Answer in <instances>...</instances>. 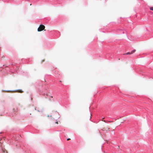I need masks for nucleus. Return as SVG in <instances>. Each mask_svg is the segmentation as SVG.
<instances>
[{"label":"nucleus","mask_w":153,"mask_h":153,"mask_svg":"<svg viewBox=\"0 0 153 153\" xmlns=\"http://www.w3.org/2000/svg\"><path fill=\"white\" fill-rule=\"evenodd\" d=\"M53 115L54 117V119L59 118L60 117V116L59 114V113L57 111H55V112H54L53 114Z\"/></svg>","instance_id":"obj_1"},{"label":"nucleus","mask_w":153,"mask_h":153,"mask_svg":"<svg viewBox=\"0 0 153 153\" xmlns=\"http://www.w3.org/2000/svg\"><path fill=\"white\" fill-rule=\"evenodd\" d=\"M45 28V26L43 25H40L39 27L38 28L37 30L38 31H41L44 30Z\"/></svg>","instance_id":"obj_2"},{"label":"nucleus","mask_w":153,"mask_h":153,"mask_svg":"<svg viewBox=\"0 0 153 153\" xmlns=\"http://www.w3.org/2000/svg\"><path fill=\"white\" fill-rule=\"evenodd\" d=\"M109 128L107 127L106 128H104L102 129V130L103 131H109Z\"/></svg>","instance_id":"obj_3"},{"label":"nucleus","mask_w":153,"mask_h":153,"mask_svg":"<svg viewBox=\"0 0 153 153\" xmlns=\"http://www.w3.org/2000/svg\"><path fill=\"white\" fill-rule=\"evenodd\" d=\"M2 151L4 153H5V152L6 153H7V152L5 149H2Z\"/></svg>","instance_id":"obj_4"},{"label":"nucleus","mask_w":153,"mask_h":153,"mask_svg":"<svg viewBox=\"0 0 153 153\" xmlns=\"http://www.w3.org/2000/svg\"><path fill=\"white\" fill-rule=\"evenodd\" d=\"M136 51V50L135 49L133 50V51H131V54H132L133 53H134Z\"/></svg>","instance_id":"obj_5"},{"label":"nucleus","mask_w":153,"mask_h":153,"mask_svg":"<svg viewBox=\"0 0 153 153\" xmlns=\"http://www.w3.org/2000/svg\"><path fill=\"white\" fill-rule=\"evenodd\" d=\"M37 111H38V112H42V109H39L38 110H37Z\"/></svg>","instance_id":"obj_6"},{"label":"nucleus","mask_w":153,"mask_h":153,"mask_svg":"<svg viewBox=\"0 0 153 153\" xmlns=\"http://www.w3.org/2000/svg\"><path fill=\"white\" fill-rule=\"evenodd\" d=\"M131 54V52H127L126 54H126V55Z\"/></svg>","instance_id":"obj_7"},{"label":"nucleus","mask_w":153,"mask_h":153,"mask_svg":"<svg viewBox=\"0 0 153 153\" xmlns=\"http://www.w3.org/2000/svg\"><path fill=\"white\" fill-rule=\"evenodd\" d=\"M150 10H153V7H150Z\"/></svg>","instance_id":"obj_8"},{"label":"nucleus","mask_w":153,"mask_h":153,"mask_svg":"<svg viewBox=\"0 0 153 153\" xmlns=\"http://www.w3.org/2000/svg\"><path fill=\"white\" fill-rule=\"evenodd\" d=\"M56 122H55V123H56V124H58V121H57V119H56Z\"/></svg>","instance_id":"obj_9"},{"label":"nucleus","mask_w":153,"mask_h":153,"mask_svg":"<svg viewBox=\"0 0 153 153\" xmlns=\"http://www.w3.org/2000/svg\"><path fill=\"white\" fill-rule=\"evenodd\" d=\"M18 92H20V93H22L23 92V91H18Z\"/></svg>","instance_id":"obj_10"},{"label":"nucleus","mask_w":153,"mask_h":153,"mask_svg":"<svg viewBox=\"0 0 153 153\" xmlns=\"http://www.w3.org/2000/svg\"><path fill=\"white\" fill-rule=\"evenodd\" d=\"M70 140V138H68L67 139V140Z\"/></svg>","instance_id":"obj_11"},{"label":"nucleus","mask_w":153,"mask_h":153,"mask_svg":"<svg viewBox=\"0 0 153 153\" xmlns=\"http://www.w3.org/2000/svg\"><path fill=\"white\" fill-rule=\"evenodd\" d=\"M102 121H104V122H105V120H102Z\"/></svg>","instance_id":"obj_12"},{"label":"nucleus","mask_w":153,"mask_h":153,"mask_svg":"<svg viewBox=\"0 0 153 153\" xmlns=\"http://www.w3.org/2000/svg\"><path fill=\"white\" fill-rule=\"evenodd\" d=\"M35 110H36V108H35Z\"/></svg>","instance_id":"obj_13"},{"label":"nucleus","mask_w":153,"mask_h":153,"mask_svg":"<svg viewBox=\"0 0 153 153\" xmlns=\"http://www.w3.org/2000/svg\"><path fill=\"white\" fill-rule=\"evenodd\" d=\"M91 118V116H90V118Z\"/></svg>","instance_id":"obj_14"},{"label":"nucleus","mask_w":153,"mask_h":153,"mask_svg":"<svg viewBox=\"0 0 153 153\" xmlns=\"http://www.w3.org/2000/svg\"><path fill=\"white\" fill-rule=\"evenodd\" d=\"M31 100H32V98H31Z\"/></svg>","instance_id":"obj_15"}]
</instances>
